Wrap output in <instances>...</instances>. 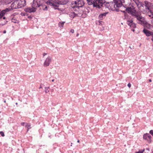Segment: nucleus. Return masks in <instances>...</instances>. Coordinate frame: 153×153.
<instances>
[{"label": "nucleus", "instance_id": "5", "mask_svg": "<svg viewBox=\"0 0 153 153\" xmlns=\"http://www.w3.org/2000/svg\"><path fill=\"white\" fill-rule=\"evenodd\" d=\"M45 3L47 5L53 7L56 10H59V8H55V7L59 6V4L58 3H56L54 0H48L46 1Z\"/></svg>", "mask_w": 153, "mask_h": 153}, {"label": "nucleus", "instance_id": "29", "mask_svg": "<svg viewBox=\"0 0 153 153\" xmlns=\"http://www.w3.org/2000/svg\"><path fill=\"white\" fill-rule=\"evenodd\" d=\"M26 14H27L25 12V13H21V14L22 16H25L26 15Z\"/></svg>", "mask_w": 153, "mask_h": 153}, {"label": "nucleus", "instance_id": "24", "mask_svg": "<svg viewBox=\"0 0 153 153\" xmlns=\"http://www.w3.org/2000/svg\"><path fill=\"white\" fill-rule=\"evenodd\" d=\"M103 16H102L101 14H100L99 16V18L100 20H102L103 19Z\"/></svg>", "mask_w": 153, "mask_h": 153}, {"label": "nucleus", "instance_id": "12", "mask_svg": "<svg viewBox=\"0 0 153 153\" xmlns=\"http://www.w3.org/2000/svg\"><path fill=\"white\" fill-rule=\"evenodd\" d=\"M124 7L123 5V4L121 1L120 2L117 3V4L114 3V7L116 9V10H118L120 7Z\"/></svg>", "mask_w": 153, "mask_h": 153}, {"label": "nucleus", "instance_id": "23", "mask_svg": "<svg viewBox=\"0 0 153 153\" xmlns=\"http://www.w3.org/2000/svg\"><path fill=\"white\" fill-rule=\"evenodd\" d=\"M114 4H117V3H118L119 2H120L121 1V0H113Z\"/></svg>", "mask_w": 153, "mask_h": 153}, {"label": "nucleus", "instance_id": "14", "mask_svg": "<svg viewBox=\"0 0 153 153\" xmlns=\"http://www.w3.org/2000/svg\"><path fill=\"white\" fill-rule=\"evenodd\" d=\"M143 32L146 34V36H149L152 35V33L150 32L149 30L144 28L143 30Z\"/></svg>", "mask_w": 153, "mask_h": 153}, {"label": "nucleus", "instance_id": "15", "mask_svg": "<svg viewBox=\"0 0 153 153\" xmlns=\"http://www.w3.org/2000/svg\"><path fill=\"white\" fill-rule=\"evenodd\" d=\"M142 25H143L145 27H146L148 29L150 27V25L147 23L146 21L145 24H143Z\"/></svg>", "mask_w": 153, "mask_h": 153}, {"label": "nucleus", "instance_id": "18", "mask_svg": "<svg viewBox=\"0 0 153 153\" xmlns=\"http://www.w3.org/2000/svg\"><path fill=\"white\" fill-rule=\"evenodd\" d=\"M65 23V22H60L58 24V26L60 27H63Z\"/></svg>", "mask_w": 153, "mask_h": 153}, {"label": "nucleus", "instance_id": "42", "mask_svg": "<svg viewBox=\"0 0 153 153\" xmlns=\"http://www.w3.org/2000/svg\"><path fill=\"white\" fill-rule=\"evenodd\" d=\"M79 35V33H77V34L76 36H78Z\"/></svg>", "mask_w": 153, "mask_h": 153}, {"label": "nucleus", "instance_id": "45", "mask_svg": "<svg viewBox=\"0 0 153 153\" xmlns=\"http://www.w3.org/2000/svg\"><path fill=\"white\" fill-rule=\"evenodd\" d=\"M134 1H136V0H133Z\"/></svg>", "mask_w": 153, "mask_h": 153}, {"label": "nucleus", "instance_id": "2", "mask_svg": "<svg viewBox=\"0 0 153 153\" xmlns=\"http://www.w3.org/2000/svg\"><path fill=\"white\" fill-rule=\"evenodd\" d=\"M25 3V0H17L11 4V7L12 10L19 8L24 6V4Z\"/></svg>", "mask_w": 153, "mask_h": 153}, {"label": "nucleus", "instance_id": "43", "mask_svg": "<svg viewBox=\"0 0 153 153\" xmlns=\"http://www.w3.org/2000/svg\"><path fill=\"white\" fill-rule=\"evenodd\" d=\"M3 19H5V17H3Z\"/></svg>", "mask_w": 153, "mask_h": 153}, {"label": "nucleus", "instance_id": "4", "mask_svg": "<svg viewBox=\"0 0 153 153\" xmlns=\"http://www.w3.org/2000/svg\"><path fill=\"white\" fill-rule=\"evenodd\" d=\"M105 0H94L93 7L95 9H101L104 7Z\"/></svg>", "mask_w": 153, "mask_h": 153}, {"label": "nucleus", "instance_id": "35", "mask_svg": "<svg viewBox=\"0 0 153 153\" xmlns=\"http://www.w3.org/2000/svg\"><path fill=\"white\" fill-rule=\"evenodd\" d=\"M136 153H142V152L140 151H139L138 152H137Z\"/></svg>", "mask_w": 153, "mask_h": 153}, {"label": "nucleus", "instance_id": "3", "mask_svg": "<svg viewBox=\"0 0 153 153\" xmlns=\"http://www.w3.org/2000/svg\"><path fill=\"white\" fill-rule=\"evenodd\" d=\"M84 4V3L82 0H79L71 3V7L73 9H79L80 7H82Z\"/></svg>", "mask_w": 153, "mask_h": 153}, {"label": "nucleus", "instance_id": "48", "mask_svg": "<svg viewBox=\"0 0 153 153\" xmlns=\"http://www.w3.org/2000/svg\"><path fill=\"white\" fill-rule=\"evenodd\" d=\"M55 1H56L55 0H54Z\"/></svg>", "mask_w": 153, "mask_h": 153}, {"label": "nucleus", "instance_id": "25", "mask_svg": "<svg viewBox=\"0 0 153 153\" xmlns=\"http://www.w3.org/2000/svg\"><path fill=\"white\" fill-rule=\"evenodd\" d=\"M36 10H26V12H28L29 13H34L35 12Z\"/></svg>", "mask_w": 153, "mask_h": 153}, {"label": "nucleus", "instance_id": "39", "mask_svg": "<svg viewBox=\"0 0 153 153\" xmlns=\"http://www.w3.org/2000/svg\"><path fill=\"white\" fill-rule=\"evenodd\" d=\"M149 82H152V80H151V79H149Z\"/></svg>", "mask_w": 153, "mask_h": 153}, {"label": "nucleus", "instance_id": "27", "mask_svg": "<svg viewBox=\"0 0 153 153\" xmlns=\"http://www.w3.org/2000/svg\"><path fill=\"white\" fill-rule=\"evenodd\" d=\"M0 134L2 137H4V133L3 131H0Z\"/></svg>", "mask_w": 153, "mask_h": 153}, {"label": "nucleus", "instance_id": "46", "mask_svg": "<svg viewBox=\"0 0 153 153\" xmlns=\"http://www.w3.org/2000/svg\"><path fill=\"white\" fill-rule=\"evenodd\" d=\"M5 10H9L8 8H6Z\"/></svg>", "mask_w": 153, "mask_h": 153}, {"label": "nucleus", "instance_id": "44", "mask_svg": "<svg viewBox=\"0 0 153 153\" xmlns=\"http://www.w3.org/2000/svg\"><path fill=\"white\" fill-rule=\"evenodd\" d=\"M52 82H54V79H52Z\"/></svg>", "mask_w": 153, "mask_h": 153}, {"label": "nucleus", "instance_id": "34", "mask_svg": "<svg viewBox=\"0 0 153 153\" xmlns=\"http://www.w3.org/2000/svg\"><path fill=\"white\" fill-rule=\"evenodd\" d=\"M47 55V53H44L43 54V57H44L46 55Z\"/></svg>", "mask_w": 153, "mask_h": 153}, {"label": "nucleus", "instance_id": "30", "mask_svg": "<svg viewBox=\"0 0 153 153\" xmlns=\"http://www.w3.org/2000/svg\"><path fill=\"white\" fill-rule=\"evenodd\" d=\"M149 133L153 136V130H151L149 131Z\"/></svg>", "mask_w": 153, "mask_h": 153}, {"label": "nucleus", "instance_id": "10", "mask_svg": "<svg viewBox=\"0 0 153 153\" xmlns=\"http://www.w3.org/2000/svg\"><path fill=\"white\" fill-rule=\"evenodd\" d=\"M56 3H58L59 4H59H66L69 1V0H55ZM59 6L58 7H55V8H57V7H59Z\"/></svg>", "mask_w": 153, "mask_h": 153}, {"label": "nucleus", "instance_id": "22", "mask_svg": "<svg viewBox=\"0 0 153 153\" xmlns=\"http://www.w3.org/2000/svg\"><path fill=\"white\" fill-rule=\"evenodd\" d=\"M49 87H45V91L46 93H48L49 92Z\"/></svg>", "mask_w": 153, "mask_h": 153}, {"label": "nucleus", "instance_id": "9", "mask_svg": "<svg viewBox=\"0 0 153 153\" xmlns=\"http://www.w3.org/2000/svg\"><path fill=\"white\" fill-rule=\"evenodd\" d=\"M144 3L146 8L148 10H151L153 9L152 4L150 2L146 1H145Z\"/></svg>", "mask_w": 153, "mask_h": 153}, {"label": "nucleus", "instance_id": "6", "mask_svg": "<svg viewBox=\"0 0 153 153\" xmlns=\"http://www.w3.org/2000/svg\"><path fill=\"white\" fill-rule=\"evenodd\" d=\"M143 138L149 143H150L152 142V137L149 133L144 134L143 135Z\"/></svg>", "mask_w": 153, "mask_h": 153}, {"label": "nucleus", "instance_id": "1", "mask_svg": "<svg viewBox=\"0 0 153 153\" xmlns=\"http://www.w3.org/2000/svg\"><path fill=\"white\" fill-rule=\"evenodd\" d=\"M121 11L124 13V16L126 18L127 16L128 13L130 14L132 16H134L138 20V23L142 25L143 24L146 23V21L144 18L141 16V13L139 10H125V11L121 10Z\"/></svg>", "mask_w": 153, "mask_h": 153}, {"label": "nucleus", "instance_id": "26", "mask_svg": "<svg viewBox=\"0 0 153 153\" xmlns=\"http://www.w3.org/2000/svg\"><path fill=\"white\" fill-rule=\"evenodd\" d=\"M99 25H103V23H104V22H102V21H99Z\"/></svg>", "mask_w": 153, "mask_h": 153}, {"label": "nucleus", "instance_id": "20", "mask_svg": "<svg viewBox=\"0 0 153 153\" xmlns=\"http://www.w3.org/2000/svg\"><path fill=\"white\" fill-rule=\"evenodd\" d=\"M37 3L36 1H35V0H33V3L32 5L33 8L34 9H35L36 8L35 7V5Z\"/></svg>", "mask_w": 153, "mask_h": 153}, {"label": "nucleus", "instance_id": "38", "mask_svg": "<svg viewBox=\"0 0 153 153\" xmlns=\"http://www.w3.org/2000/svg\"><path fill=\"white\" fill-rule=\"evenodd\" d=\"M152 41L153 42V35L152 36Z\"/></svg>", "mask_w": 153, "mask_h": 153}, {"label": "nucleus", "instance_id": "19", "mask_svg": "<svg viewBox=\"0 0 153 153\" xmlns=\"http://www.w3.org/2000/svg\"><path fill=\"white\" fill-rule=\"evenodd\" d=\"M30 126V123H26L25 127L27 128V132H28L29 131V129L31 128Z\"/></svg>", "mask_w": 153, "mask_h": 153}, {"label": "nucleus", "instance_id": "13", "mask_svg": "<svg viewBox=\"0 0 153 153\" xmlns=\"http://www.w3.org/2000/svg\"><path fill=\"white\" fill-rule=\"evenodd\" d=\"M37 7H40V9H43V10H45V9H47V7L46 5H39L38 3H36L35 5V7L36 8V9H37Z\"/></svg>", "mask_w": 153, "mask_h": 153}, {"label": "nucleus", "instance_id": "31", "mask_svg": "<svg viewBox=\"0 0 153 153\" xmlns=\"http://www.w3.org/2000/svg\"><path fill=\"white\" fill-rule=\"evenodd\" d=\"M26 123L23 122V123H21V124L22 126H24V125H25V124H26Z\"/></svg>", "mask_w": 153, "mask_h": 153}, {"label": "nucleus", "instance_id": "16", "mask_svg": "<svg viewBox=\"0 0 153 153\" xmlns=\"http://www.w3.org/2000/svg\"><path fill=\"white\" fill-rule=\"evenodd\" d=\"M87 3L89 5H92L93 6L94 1L93 0H86Z\"/></svg>", "mask_w": 153, "mask_h": 153}, {"label": "nucleus", "instance_id": "33", "mask_svg": "<svg viewBox=\"0 0 153 153\" xmlns=\"http://www.w3.org/2000/svg\"><path fill=\"white\" fill-rule=\"evenodd\" d=\"M72 33H74V30L73 29H71L70 31Z\"/></svg>", "mask_w": 153, "mask_h": 153}, {"label": "nucleus", "instance_id": "17", "mask_svg": "<svg viewBox=\"0 0 153 153\" xmlns=\"http://www.w3.org/2000/svg\"><path fill=\"white\" fill-rule=\"evenodd\" d=\"M6 10H2V11L0 12V19L5 14Z\"/></svg>", "mask_w": 153, "mask_h": 153}, {"label": "nucleus", "instance_id": "7", "mask_svg": "<svg viewBox=\"0 0 153 153\" xmlns=\"http://www.w3.org/2000/svg\"><path fill=\"white\" fill-rule=\"evenodd\" d=\"M104 6L105 7V9H108L109 10H112L114 7V3L107 2L104 4Z\"/></svg>", "mask_w": 153, "mask_h": 153}, {"label": "nucleus", "instance_id": "8", "mask_svg": "<svg viewBox=\"0 0 153 153\" xmlns=\"http://www.w3.org/2000/svg\"><path fill=\"white\" fill-rule=\"evenodd\" d=\"M51 58L50 56H48L45 59L44 63V66L46 67L49 65L51 62Z\"/></svg>", "mask_w": 153, "mask_h": 153}, {"label": "nucleus", "instance_id": "41", "mask_svg": "<svg viewBox=\"0 0 153 153\" xmlns=\"http://www.w3.org/2000/svg\"><path fill=\"white\" fill-rule=\"evenodd\" d=\"M79 140H78L77 141V142L78 143H79Z\"/></svg>", "mask_w": 153, "mask_h": 153}, {"label": "nucleus", "instance_id": "36", "mask_svg": "<svg viewBox=\"0 0 153 153\" xmlns=\"http://www.w3.org/2000/svg\"><path fill=\"white\" fill-rule=\"evenodd\" d=\"M6 31L5 30H4V31H3V33H6Z\"/></svg>", "mask_w": 153, "mask_h": 153}, {"label": "nucleus", "instance_id": "28", "mask_svg": "<svg viewBox=\"0 0 153 153\" xmlns=\"http://www.w3.org/2000/svg\"><path fill=\"white\" fill-rule=\"evenodd\" d=\"M108 12H106V13H103L101 14L102 16H106V15L108 14Z\"/></svg>", "mask_w": 153, "mask_h": 153}, {"label": "nucleus", "instance_id": "11", "mask_svg": "<svg viewBox=\"0 0 153 153\" xmlns=\"http://www.w3.org/2000/svg\"><path fill=\"white\" fill-rule=\"evenodd\" d=\"M127 24L131 28H134L136 27L135 24L133 22V21L131 19L128 20L127 21Z\"/></svg>", "mask_w": 153, "mask_h": 153}, {"label": "nucleus", "instance_id": "47", "mask_svg": "<svg viewBox=\"0 0 153 153\" xmlns=\"http://www.w3.org/2000/svg\"><path fill=\"white\" fill-rule=\"evenodd\" d=\"M116 10L117 11V12H118L119 10Z\"/></svg>", "mask_w": 153, "mask_h": 153}, {"label": "nucleus", "instance_id": "32", "mask_svg": "<svg viewBox=\"0 0 153 153\" xmlns=\"http://www.w3.org/2000/svg\"><path fill=\"white\" fill-rule=\"evenodd\" d=\"M128 86L129 88H130L131 87V84L130 83H128Z\"/></svg>", "mask_w": 153, "mask_h": 153}, {"label": "nucleus", "instance_id": "37", "mask_svg": "<svg viewBox=\"0 0 153 153\" xmlns=\"http://www.w3.org/2000/svg\"><path fill=\"white\" fill-rule=\"evenodd\" d=\"M132 31H133V32H134V31H135V30H134V28H132Z\"/></svg>", "mask_w": 153, "mask_h": 153}, {"label": "nucleus", "instance_id": "40", "mask_svg": "<svg viewBox=\"0 0 153 153\" xmlns=\"http://www.w3.org/2000/svg\"><path fill=\"white\" fill-rule=\"evenodd\" d=\"M42 88V87L41 86V85H40V87H39V88Z\"/></svg>", "mask_w": 153, "mask_h": 153}, {"label": "nucleus", "instance_id": "21", "mask_svg": "<svg viewBox=\"0 0 153 153\" xmlns=\"http://www.w3.org/2000/svg\"><path fill=\"white\" fill-rule=\"evenodd\" d=\"M149 11L148 13V15L149 16V15H152L153 13V10H148Z\"/></svg>", "mask_w": 153, "mask_h": 153}]
</instances>
